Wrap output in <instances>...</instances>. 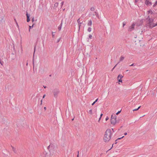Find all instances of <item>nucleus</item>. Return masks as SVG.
I'll return each mask as SVG.
<instances>
[{"label": "nucleus", "mask_w": 157, "mask_h": 157, "mask_svg": "<svg viewBox=\"0 0 157 157\" xmlns=\"http://www.w3.org/2000/svg\"><path fill=\"white\" fill-rule=\"evenodd\" d=\"M78 153H79V151H78V155H77V157H79Z\"/></svg>", "instance_id": "obj_39"}, {"label": "nucleus", "mask_w": 157, "mask_h": 157, "mask_svg": "<svg viewBox=\"0 0 157 157\" xmlns=\"http://www.w3.org/2000/svg\"><path fill=\"white\" fill-rule=\"evenodd\" d=\"M140 107H141V106H139V107L137 108L138 109V110L139 109H140Z\"/></svg>", "instance_id": "obj_48"}, {"label": "nucleus", "mask_w": 157, "mask_h": 157, "mask_svg": "<svg viewBox=\"0 0 157 157\" xmlns=\"http://www.w3.org/2000/svg\"><path fill=\"white\" fill-rule=\"evenodd\" d=\"M43 87L44 88H46L47 87L46 86H43Z\"/></svg>", "instance_id": "obj_50"}, {"label": "nucleus", "mask_w": 157, "mask_h": 157, "mask_svg": "<svg viewBox=\"0 0 157 157\" xmlns=\"http://www.w3.org/2000/svg\"><path fill=\"white\" fill-rule=\"evenodd\" d=\"M42 100H41V103H40V105H42Z\"/></svg>", "instance_id": "obj_43"}, {"label": "nucleus", "mask_w": 157, "mask_h": 157, "mask_svg": "<svg viewBox=\"0 0 157 157\" xmlns=\"http://www.w3.org/2000/svg\"><path fill=\"white\" fill-rule=\"evenodd\" d=\"M89 113H90V114H92V110L90 109L89 110Z\"/></svg>", "instance_id": "obj_23"}, {"label": "nucleus", "mask_w": 157, "mask_h": 157, "mask_svg": "<svg viewBox=\"0 0 157 157\" xmlns=\"http://www.w3.org/2000/svg\"><path fill=\"white\" fill-rule=\"evenodd\" d=\"M134 63H133L132 64H131V65H130V66H134Z\"/></svg>", "instance_id": "obj_38"}, {"label": "nucleus", "mask_w": 157, "mask_h": 157, "mask_svg": "<svg viewBox=\"0 0 157 157\" xmlns=\"http://www.w3.org/2000/svg\"><path fill=\"white\" fill-rule=\"evenodd\" d=\"M77 22L78 23V26L79 27V28H80V27L81 25V24L82 23V22H80V18H79L78 19Z\"/></svg>", "instance_id": "obj_10"}, {"label": "nucleus", "mask_w": 157, "mask_h": 157, "mask_svg": "<svg viewBox=\"0 0 157 157\" xmlns=\"http://www.w3.org/2000/svg\"><path fill=\"white\" fill-rule=\"evenodd\" d=\"M98 98H97V99L95 101V102H97L98 101Z\"/></svg>", "instance_id": "obj_42"}, {"label": "nucleus", "mask_w": 157, "mask_h": 157, "mask_svg": "<svg viewBox=\"0 0 157 157\" xmlns=\"http://www.w3.org/2000/svg\"><path fill=\"white\" fill-rule=\"evenodd\" d=\"M89 37L90 39H91L92 38V36L90 34L89 35Z\"/></svg>", "instance_id": "obj_28"}, {"label": "nucleus", "mask_w": 157, "mask_h": 157, "mask_svg": "<svg viewBox=\"0 0 157 157\" xmlns=\"http://www.w3.org/2000/svg\"><path fill=\"white\" fill-rule=\"evenodd\" d=\"M149 2L148 0H146L145 2V4L146 5H149Z\"/></svg>", "instance_id": "obj_18"}, {"label": "nucleus", "mask_w": 157, "mask_h": 157, "mask_svg": "<svg viewBox=\"0 0 157 157\" xmlns=\"http://www.w3.org/2000/svg\"><path fill=\"white\" fill-rule=\"evenodd\" d=\"M119 63V62H118V63H117V64L112 69V71H113V70L114 69V68H115V67L118 64V63Z\"/></svg>", "instance_id": "obj_30"}, {"label": "nucleus", "mask_w": 157, "mask_h": 157, "mask_svg": "<svg viewBox=\"0 0 157 157\" xmlns=\"http://www.w3.org/2000/svg\"><path fill=\"white\" fill-rule=\"evenodd\" d=\"M152 3L151 2H149V5H152Z\"/></svg>", "instance_id": "obj_41"}, {"label": "nucleus", "mask_w": 157, "mask_h": 157, "mask_svg": "<svg viewBox=\"0 0 157 157\" xmlns=\"http://www.w3.org/2000/svg\"><path fill=\"white\" fill-rule=\"evenodd\" d=\"M28 65V63L27 62V63H26V65L27 66Z\"/></svg>", "instance_id": "obj_51"}, {"label": "nucleus", "mask_w": 157, "mask_h": 157, "mask_svg": "<svg viewBox=\"0 0 157 157\" xmlns=\"http://www.w3.org/2000/svg\"><path fill=\"white\" fill-rule=\"evenodd\" d=\"M126 23V22H125V21L123 22V27H124V26L125 25Z\"/></svg>", "instance_id": "obj_22"}, {"label": "nucleus", "mask_w": 157, "mask_h": 157, "mask_svg": "<svg viewBox=\"0 0 157 157\" xmlns=\"http://www.w3.org/2000/svg\"><path fill=\"white\" fill-rule=\"evenodd\" d=\"M12 54L13 55H14V54L13 53H12Z\"/></svg>", "instance_id": "obj_56"}, {"label": "nucleus", "mask_w": 157, "mask_h": 157, "mask_svg": "<svg viewBox=\"0 0 157 157\" xmlns=\"http://www.w3.org/2000/svg\"><path fill=\"white\" fill-rule=\"evenodd\" d=\"M134 26H135V25L134 24H132L129 27V28L128 29V31H131L132 30H133L134 28Z\"/></svg>", "instance_id": "obj_7"}, {"label": "nucleus", "mask_w": 157, "mask_h": 157, "mask_svg": "<svg viewBox=\"0 0 157 157\" xmlns=\"http://www.w3.org/2000/svg\"><path fill=\"white\" fill-rule=\"evenodd\" d=\"M148 13H151V14H152L153 13V12H152V11L151 10H149L148 11Z\"/></svg>", "instance_id": "obj_26"}, {"label": "nucleus", "mask_w": 157, "mask_h": 157, "mask_svg": "<svg viewBox=\"0 0 157 157\" xmlns=\"http://www.w3.org/2000/svg\"><path fill=\"white\" fill-rule=\"evenodd\" d=\"M123 76L121 75H119L117 77V79L119 82H122V78Z\"/></svg>", "instance_id": "obj_6"}, {"label": "nucleus", "mask_w": 157, "mask_h": 157, "mask_svg": "<svg viewBox=\"0 0 157 157\" xmlns=\"http://www.w3.org/2000/svg\"><path fill=\"white\" fill-rule=\"evenodd\" d=\"M138 110V109L137 108V109H133V111H137Z\"/></svg>", "instance_id": "obj_35"}, {"label": "nucleus", "mask_w": 157, "mask_h": 157, "mask_svg": "<svg viewBox=\"0 0 157 157\" xmlns=\"http://www.w3.org/2000/svg\"><path fill=\"white\" fill-rule=\"evenodd\" d=\"M95 9L94 7H92L90 8V10L92 11H94Z\"/></svg>", "instance_id": "obj_24"}, {"label": "nucleus", "mask_w": 157, "mask_h": 157, "mask_svg": "<svg viewBox=\"0 0 157 157\" xmlns=\"http://www.w3.org/2000/svg\"><path fill=\"white\" fill-rule=\"evenodd\" d=\"M55 32H52V36L53 37H54L55 36V34H54Z\"/></svg>", "instance_id": "obj_29"}, {"label": "nucleus", "mask_w": 157, "mask_h": 157, "mask_svg": "<svg viewBox=\"0 0 157 157\" xmlns=\"http://www.w3.org/2000/svg\"><path fill=\"white\" fill-rule=\"evenodd\" d=\"M116 117L114 118L113 119H111V124L114 125L116 124Z\"/></svg>", "instance_id": "obj_5"}, {"label": "nucleus", "mask_w": 157, "mask_h": 157, "mask_svg": "<svg viewBox=\"0 0 157 157\" xmlns=\"http://www.w3.org/2000/svg\"><path fill=\"white\" fill-rule=\"evenodd\" d=\"M12 59H14V58H12Z\"/></svg>", "instance_id": "obj_61"}, {"label": "nucleus", "mask_w": 157, "mask_h": 157, "mask_svg": "<svg viewBox=\"0 0 157 157\" xmlns=\"http://www.w3.org/2000/svg\"><path fill=\"white\" fill-rule=\"evenodd\" d=\"M0 63L1 64L2 66H3V65L4 62H3V61L1 62V61H0Z\"/></svg>", "instance_id": "obj_27"}, {"label": "nucleus", "mask_w": 157, "mask_h": 157, "mask_svg": "<svg viewBox=\"0 0 157 157\" xmlns=\"http://www.w3.org/2000/svg\"><path fill=\"white\" fill-rule=\"evenodd\" d=\"M128 71V70L126 71Z\"/></svg>", "instance_id": "obj_58"}, {"label": "nucleus", "mask_w": 157, "mask_h": 157, "mask_svg": "<svg viewBox=\"0 0 157 157\" xmlns=\"http://www.w3.org/2000/svg\"><path fill=\"white\" fill-rule=\"evenodd\" d=\"M33 65L34 64L33 61Z\"/></svg>", "instance_id": "obj_57"}, {"label": "nucleus", "mask_w": 157, "mask_h": 157, "mask_svg": "<svg viewBox=\"0 0 157 157\" xmlns=\"http://www.w3.org/2000/svg\"><path fill=\"white\" fill-rule=\"evenodd\" d=\"M47 149L49 150L50 156L52 157L53 155H55V154L56 153H55L56 149L55 144L52 143H51L50 145L48 147Z\"/></svg>", "instance_id": "obj_3"}, {"label": "nucleus", "mask_w": 157, "mask_h": 157, "mask_svg": "<svg viewBox=\"0 0 157 157\" xmlns=\"http://www.w3.org/2000/svg\"><path fill=\"white\" fill-rule=\"evenodd\" d=\"M95 103H96V102H95V101H94V102H93V103H92V105H93L94 104H95Z\"/></svg>", "instance_id": "obj_37"}, {"label": "nucleus", "mask_w": 157, "mask_h": 157, "mask_svg": "<svg viewBox=\"0 0 157 157\" xmlns=\"http://www.w3.org/2000/svg\"><path fill=\"white\" fill-rule=\"evenodd\" d=\"M92 25V21L91 20L88 21L87 25L88 26H91Z\"/></svg>", "instance_id": "obj_9"}, {"label": "nucleus", "mask_w": 157, "mask_h": 157, "mask_svg": "<svg viewBox=\"0 0 157 157\" xmlns=\"http://www.w3.org/2000/svg\"><path fill=\"white\" fill-rule=\"evenodd\" d=\"M44 109H46V107H44Z\"/></svg>", "instance_id": "obj_52"}, {"label": "nucleus", "mask_w": 157, "mask_h": 157, "mask_svg": "<svg viewBox=\"0 0 157 157\" xmlns=\"http://www.w3.org/2000/svg\"><path fill=\"white\" fill-rule=\"evenodd\" d=\"M146 20L147 21H146V26L147 28L151 29L157 26V22L155 24L154 23V19L151 18H150L149 16L147 17Z\"/></svg>", "instance_id": "obj_1"}, {"label": "nucleus", "mask_w": 157, "mask_h": 157, "mask_svg": "<svg viewBox=\"0 0 157 157\" xmlns=\"http://www.w3.org/2000/svg\"><path fill=\"white\" fill-rule=\"evenodd\" d=\"M58 5V2H56V3H55V4H54V7L56 8L57 7Z\"/></svg>", "instance_id": "obj_19"}, {"label": "nucleus", "mask_w": 157, "mask_h": 157, "mask_svg": "<svg viewBox=\"0 0 157 157\" xmlns=\"http://www.w3.org/2000/svg\"><path fill=\"white\" fill-rule=\"evenodd\" d=\"M87 30L88 31H89V32H91V28L90 27L88 28Z\"/></svg>", "instance_id": "obj_20"}, {"label": "nucleus", "mask_w": 157, "mask_h": 157, "mask_svg": "<svg viewBox=\"0 0 157 157\" xmlns=\"http://www.w3.org/2000/svg\"><path fill=\"white\" fill-rule=\"evenodd\" d=\"M63 3H64V2H62L61 3V6H63Z\"/></svg>", "instance_id": "obj_33"}, {"label": "nucleus", "mask_w": 157, "mask_h": 157, "mask_svg": "<svg viewBox=\"0 0 157 157\" xmlns=\"http://www.w3.org/2000/svg\"><path fill=\"white\" fill-rule=\"evenodd\" d=\"M74 118H73V119H72V121H73V120H74Z\"/></svg>", "instance_id": "obj_53"}, {"label": "nucleus", "mask_w": 157, "mask_h": 157, "mask_svg": "<svg viewBox=\"0 0 157 157\" xmlns=\"http://www.w3.org/2000/svg\"><path fill=\"white\" fill-rule=\"evenodd\" d=\"M109 119V118L108 117H106V118H105V120L106 121H107Z\"/></svg>", "instance_id": "obj_32"}, {"label": "nucleus", "mask_w": 157, "mask_h": 157, "mask_svg": "<svg viewBox=\"0 0 157 157\" xmlns=\"http://www.w3.org/2000/svg\"><path fill=\"white\" fill-rule=\"evenodd\" d=\"M124 137V136H122L121 137L118 138L116 140L115 143V144H116L117 143V140H121V139L123 138Z\"/></svg>", "instance_id": "obj_13"}, {"label": "nucleus", "mask_w": 157, "mask_h": 157, "mask_svg": "<svg viewBox=\"0 0 157 157\" xmlns=\"http://www.w3.org/2000/svg\"><path fill=\"white\" fill-rule=\"evenodd\" d=\"M121 112V110H120V111H118L116 113V115H118L119 113H120Z\"/></svg>", "instance_id": "obj_25"}, {"label": "nucleus", "mask_w": 157, "mask_h": 157, "mask_svg": "<svg viewBox=\"0 0 157 157\" xmlns=\"http://www.w3.org/2000/svg\"><path fill=\"white\" fill-rule=\"evenodd\" d=\"M14 20H15V22H16V23L17 24V25H18L17 23V21H16V20L15 19H14Z\"/></svg>", "instance_id": "obj_47"}, {"label": "nucleus", "mask_w": 157, "mask_h": 157, "mask_svg": "<svg viewBox=\"0 0 157 157\" xmlns=\"http://www.w3.org/2000/svg\"><path fill=\"white\" fill-rule=\"evenodd\" d=\"M101 117H100L99 119V120H98V122H99V121L101 119Z\"/></svg>", "instance_id": "obj_49"}, {"label": "nucleus", "mask_w": 157, "mask_h": 157, "mask_svg": "<svg viewBox=\"0 0 157 157\" xmlns=\"http://www.w3.org/2000/svg\"><path fill=\"white\" fill-rule=\"evenodd\" d=\"M44 156L45 157H48V156L47 155V153L45 151L43 153Z\"/></svg>", "instance_id": "obj_16"}, {"label": "nucleus", "mask_w": 157, "mask_h": 157, "mask_svg": "<svg viewBox=\"0 0 157 157\" xmlns=\"http://www.w3.org/2000/svg\"><path fill=\"white\" fill-rule=\"evenodd\" d=\"M34 25V24L33 23V25L32 26H29V32L30 31V29H31V28H32L33 27Z\"/></svg>", "instance_id": "obj_17"}, {"label": "nucleus", "mask_w": 157, "mask_h": 157, "mask_svg": "<svg viewBox=\"0 0 157 157\" xmlns=\"http://www.w3.org/2000/svg\"><path fill=\"white\" fill-rule=\"evenodd\" d=\"M61 39V37H60L59 38L58 40H57V42L58 43L59 42L60 40V39Z\"/></svg>", "instance_id": "obj_31"}, {"label": "nucleus", "mask_w": 157, "mask_h": 157, "mask_svg": "<svg viewBox=\"0 0 157 157\" xmlns=\"http://www.w3.org/2000/svg\"><path fill=\"white\" fill-rule=\"evenodd\" d=\"M26 15L27 16V22H29L30 21V14H28L27 12Z\"/></svg>", "instance_id": "obj_8"}, {"label": "nucleus", "mask_w": 157, "mask_h": 157, "mask_svg": "<svg viewBox=\"0 0 157 157\" xmlns=\"http://www.w3.org/2000/svg\"><path fill=\"white\" fill-rule=\"evenodd\" d=\"M157 5V1L155 2V3L154 4L153 6V7H155Z\"/></svg>", "instance_id": "obj_21"}, {"label": "nucleus", "mask_w": 157, "mask_h": 157, "mask_svg": "<svg viewBox=\"0 0 157 157\" xmlns=\"http://www.w3.org/2000/svg\"><path fill=\"white\" fill-rule=\"evenodd\" d=\"M112 130H113V128H112Z\"/></svg>", "instance_id": "obj_59"}, {"label": "nucleus", "mask_w": 157, "mask_h": 157, "mask_svg": "<svg viewBox=\"0 0 157 157\" xmlns=\"http://www.w3.org/2000/svg\"><path fill=\"white\" fill-rule=\"evenodd\" d=\"M45 96H46L45 94H44L43 95V98H45Z\"/></svg>", "instance_id": "obj_40"}, {"label": "nucleus", "mask_w": 157, "mask_h": 157, "mask_svg": "<svg viewBox=\"0 0 157 157\" xmlns=\"http://www.w3.org/2000/svg\"><path fill=\"white\" fill-rule=\"evenodd\" d=\"M112 132L111 130L109 129H107L105 131L103 140L104 142H108L111 138Z\"/></svg>", "instance_id": "obj_2"}, {"label": "nucleus", "mask_w": 157, "mask_h": 157, "mask_svg": "<svg viewBox=\"0 0 157 157\" xmlns=\"http://www.w3.org/2000/svg\"><path fill=\"white\" fill-rule=\"evenodd\" d=\"M139 1V0H135V3Z\"/></svg>", "instance_id": "obj_46"}, {"label": "nucleus", "mask_w": 157, "mask_h": 157, "mask_svg": "<svg viewBox=\"0 0 157 157\" xmlns=\"http://www.w3.org/2000/svg\"><path fill=\"white\" fill-rule=\"evenodd\" d=\"M127 132H125L124 133V135H127Z\"/></svg>", "instance_id": "obj_45"}, {"label": "nucleus", "mask_w": 157, "mask_h": 157, "mask_svg": "<svg viewBox=\"0 0 157 157\" xmlns=\"http://www.w3.org/2000/svg\"><path fill=\"white\" fill-rule=\"evenodd\" d=\"M34 17H33L32 18V21L33 22L34 21Z\"/></svg>", "instance_id": "obj_36"}, {"label": "nucleus", "mask_w": 157, "mask_h": 157, "mask_svg": "<svg viewBox=\"0 0 157 157\" xmlns=\"http://www.w3.org/2000/svg\"><path fill=\"white\" fill-rule=\"evenodd\" d=\"M102 115H103V114L102 113L100 115V117H102Z\"/></svg>", "instance_id": "obj_44"}, {"label": "nucleus", "mask_w": 157, "mask_h": 157, "mask_svg": "<svg viewBox=\"0 0 157 157\" xmlns=\"http://www.w3.org/2000/svg\"><path fill=\"white\" fill-rule=\"evenodd\" d=\"M124 57L123 56H121L120 58V61H122L124 60Z\"/></svg>", "instance_id": "obj_14"}, {"label": "nucleus", "mask_w": 157, "mask_h": 157, "mask_svg": "<svg viewBox=\"0 0 157 157\" xmlns=\"http://www.w3.org/2000/svg\"><path fill=\"white\" fill-rule=\"evenodd\" d=\"M51 76V75H49V76Z\"/></svg>", "instance_id": "obj_55"}, {"label": "nucleus", "mask_w": 157, "mask_h": 157, "mask_svg": "<svg viewBox=\"0 0 157 157\" xmlns=\"http://www.w3.org/2000/svg\"><path fill=\"white\" fill-rule=\"evenodd\" d=\"M115 117L113 116V115H112L111 117V119H113V118H114Z\"/></svg>", "instance_id": "obj_34"}, {"label": "nucleus", "mask_w": 157, "mask_h": 157, "mask_svg": "<svg viewBox=\"0 0 157 157\" xmlns=\"http://www.w3.org/2000/svg\"><path fill=\"white\" fill-rule=\"evenodd\" d=\"M59 92V89H54L53 90V92L54 94V97L56 98Z\"/></svg>", "instance_id": "obj_4"}, {"label": "nucleus", "mask_w": 157, "mask_h": 157, "mask_svg": "<svg viewBox=\"0 0 157 157\" xmlns=\"http://www.w3.org/2000/svg\"><path fill=\"white\" fill-rule=\"evenodd\" d=\"M94 15H95L97 18H98V19H99V17L98 13L97 12L95 11L94 12Z\"/></svg>", "instance_id": "obj_11"}, {"label": "nucleus", "mask_w": 157, "mask_h": 157, "mask_svg": "<svg viewBox=\"0 0 157 157\" xmlns=\"http://www.w3.org/2000/svg\"><path fill=\"white\" fill-rule=\"evenodd\" d=\"M35 52V48H34V53Z\"/></svg>", "instance_id": "obj_54"}, {"label": "nucleus", "mask_w": 157, "mask_h": 157, "mask_svg": "<svg viewBox=\"0 0 157 157\" xmlns=\"http://www.w3.org/2000/svg\"><path fill=\"white\" fill-rule=\"evenodd\" d=\"M62 25V22L60 25L58 27V29L59 30H60L61 29V27Z\"/></svg>", "instance_id": "obj_12"}, {"label": "nucleus", "mask_w": 157, "mask_h": 157, "mask_svg": "<svg viewBox=\"0 0 157 157\" xmlns=\"http://www.w3.org/2000/svg\"><path fill=\"white\" fill-rule=\"evenodd\" d=\"M11 147L13 149V152L15 153H16V152H17V151H16V149H15V148L14 147H13L12 146H11Z\"/></svg>", "instance_id": "obj_15"}, {"label": "nucleus", "mask_w": 157, "mask_h": 157, "mask_svg": "<svg viewBox=\"0 0 157 157\" xmlns=\"http://www.w3.org/2000/svg\"><path fill=\"white\" fill-rule=\"evenodd\" d=\"M114 144H113L112 146H113V145Z\"/></svg>", "instance_id": "obj_60"}]
</instances>
